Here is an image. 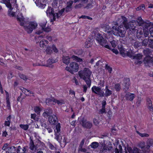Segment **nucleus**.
Segmentation results:
<instances>
[{
	"label": "nucleus",
	"instance_id": "1",
	"mask_svg": "<svg viewBox=\"0 0 153 153\" xmlns=\"http://www.w3.org/2000/svg\"><path fill=\"white\" fill-rule=\"evenodd\" d=\"M113 33L114 35L121 37L125 36L126 32V28L122 25L119 26L117 21L113 22Z\"/></svg>",
	"mask_w": 153,
	"mask_h": 153
},
{
	"label": "nucleus",
	"instance_id": "2",
	"mask_svg": "<svg viewBox=\"0 0 153 153\" xmlns=\"http://www.w3.org/2000/svg\"><path fill=\"white\" fill-rule=\"evenodd\" d=\"M91 73L89 69L86 68H85L83 71H80L78 72L79 76L85 81L88 88L90 87L91 85L90 77Z\"/></svg>",
	"mask_w": 153,
	"mask_h": 153
},
{
	"label": "nucleus",
	"instance_id": "3",
	"mask_svg": "<svg viewBox=\"0 0 153 153\" xmlns=\"http://www.w3.org/2000/svg\"><path fill=\"white\" fill-rule=\"evenodd\" d=\"M79 121L80 124L84 128L90 129L92 126V123L87 121V119L84 117H81Z\"/></svg>",
	"mask_w": 153,
	"mask_h": 153
},
{
	"label": "nucleus",
	"instance_id": "4",
	"mask_svg": "<svg viewBox=\"0 0 153 153\" xmlns=\"http://www.w3.org/2000/svg\"><path fill=\"white\" fill-rule=\"evenodd\" d=\"M37 26L36 23L33 22H30L29 23L28 26H24V27L25 30L28 33L32 32L33 29H35Z\"/></svg>",
	"mask_w": 153,
	"mask_h": 153
},
{
	"label": "nucleus",
	"instance_id": "5",
	"mask_svg": "<svg viewBox=\"0 0 153 153\" xmlns=\"http://www.w3.org/2000/svg\"><path fill=\"white\" fill-rule=\"evenodd\" d=\"M30 142L29 145V148L31 151H35L38 148V144H40L42 142L40 140L38 139L36 141L35 144L34 142H33V140L31 137H30Z\"/></svg>",
	"mask_w": 153,
	"mask_h": 153
},
{
	"label": "nucleus",
	"instance_id": "6",
	"mask_svg": "<svg viewBox=\"0 0 153 153\" xmlns=\"http://www.w3.org/2000/svg\"><path fill=\"white\" fill-rule=\"evenodd\" d=\"M91 90L92 92L98 95L100 97L104 96V92L102 90L100 87L94 86L92 88Z\"/></svg>",
	"mask_w": 153,
	"mask_h": 153
},
{
	"label": "nucleus",
	"instance_id": "7",
	"mask_svg": "<svg viewBox=\"0 0 153 153\" xmlns=\"http://www.w3.org/2000/svg\"><path fill=\"white\" fill-rule=\"evenodd\" d=\"M106 39H107L109 42H110L112 47L115 48L116 46V44L115 41L114 40V37L111 32H108L106 36H105Z\"/></svg>",
	"mask_w": 153,
	"mask_h": 153
},
{
	"label": "nucleus",
	"instance_id": "8",
	"mask_svg": "<svg viewBox=\"0 0 153 153\" xmlns=\"http://www.w3.org/2000/svg\"><path fill=\"white\" fill-rule=\"evenodd\" d=\"M46 14L48 16H53V19L51 20V22H53L55 21V14L54 13V9L51 7H48L47 10Z\"/></svg>",
	"mask_w": 153,
	"mask_h": 153
},
{
	"label": "nucleus",
	"instance_id": "9",
	"mask_svg": "<svg viewBox=\"0 0 153 153\" xmlns=\"http://www.w3.org/2000/svg\"><path fill=\"white\" fill-rule=\"evenodd\" d=\"M123 85L124 87L123 90L126 92L127 91L129 88L130 84V79L129 78H125L123 80Z\"/></svg>",
	"mask_w": 153,
	"mask_h": 153
},
{
	"label": "nucleus",
	"instance_id": "10",
	"mask_svg": "<svg viewBox=\"0 0 153 153\" xmlns=\"http://www.w3.org/2000/svg\"><path fill=\"white\" fill-rule=\"evenodd\" d=\"M138 146L141 149L143 153L149 151L150 146L146 145L145 143L144 142H140Z\"/></svg>",
	"mask_w": 153,
	"mask_h": 153
},
{
	"label": "nucleus",
	"instance_id": "11",
	"mask_svg": "<svg viewBox=\"0 0 153 153\" xmlns=\"http://www.w3.org/2000/svg\"><path fill=\"white\" fill-rule=\"evenodd\" d=\"M96 40L101 45H104L106 43L107 40L105 39L100 33H98L96 36Z\"/></svg>",
	"mask_w": 153,
	"mask_h": 153
},
{
	"label": "nucleus",
	"instance_id": "12",
	"mask_svg": "<svg viewBox=\"0 0 153 153\" xmlns=\"http://www.w3.org/2000/svg\"><path fill=\"white\" fill-rule=\"evenodd\" d=\"M143 56V55L142 53H138L137 54H135L134 55L132 58L133 59H135L138 60L135 62V63L137 65H140L143 63L142 61L139 60L141 59Z\"/></svg>",
	"mask_w": 153,
	"mask_h": 153
},
{
	"label": "nucleus",
	"instance_id": "13",
	"mask_svg": "<svg viewBox=\"0 0 153 153\" xmlns=\"http://www.w3.org/2000/svg\"><path fill=\"white\" fill-rule=\"evenodd\" d=\"M136 25V24H134L133 22H131L128 24L127 26L125 28L126 29H129L131 32L130 33H133L134 30H137Z\"/></svg>",
	"mask_w": 153,
	"mask_h": 153
},
{
	"label": "nucleus",
	"instance_id": "14",
	"mask_svg": "<svg viewBox=\"0 0 153 153\" xmlns=\"http://www.w3.org/2000/svg\"><path fill=\"white\" fill-rule=\"evenodd\" d=\"M48 121L52 125H55L58 122L57 117L56 115H53L48 117Z\"/></svg>",
	"mask_w": 153,
	"mask_h": 153
},
{
	"label": "nucleus",
	"instance_id": "15",
	"mask_svg": "<svg viewBox=\"0 0 153 153\" xmlns=\"http://www.w3.org/2000/svg\"><path fill=\"white\" fill-rule=\"evenodd\" d=\"M53 113V110L52 108H47L44 111L42 115L45 117H49Z\"/></svg>",
	"mask_w": 153,
	"mask_h": 153
},
{
	"label": "nucleus",
	"instance_id": "16",
	"mask_svg": "<svg viewBox=\"0 0 153 153\" xmlns=\"http://www.w3.org/2000/svg\"><path fill=\"white\" fill-rule=\"evenodd\" d=\"M135 95L134 94L131 93L130 92H127L125 95L126 99L127 100L132 101L135 97Z\"/></svg>",
	"mask_w": 153,
	"mask_h": 153
},
{
	"label": "nucleus",
	"instance_id": "17",
	"mask_svg": "<svg viewBox=\"0 0 153 153\" xmlns=\"http://www.w3.org/2000/svg\"><path fill=\"white\" fill-rule=\"evenodd\" d=\"M143 62L145 65L152 63L153 62V57L150 56H146L144 59Z\"/></svg>",
	"mask_w": 153,
	"mask_h": 153
},
{
	"label": "nucleus",
	"instance_id": "18",
	"mask_svg": "<svg viewBox=\"0 0 153 153\" xmlns=\"http://www.w3.org/2000/svg\"><path fill=\"white\" fill-rule=\"evenodd\" d=\"M45 0H36L35 1L36 5L42 8H44L46 6L45 4Z\"/></svg>",
	"mask_w": 153,
	"mask_h": 153
},
{
	"label": "nucleus",
	"instance_id": "19",
	"mask_svg": "<svg viewBox=\"0 0 153 153\" xmlns=\"http://www.w3.org/2000/svg\"><path fill=\"white\" fill-rule=\"evenodd\" d=\"M146 105L147 107L151 111H153V106L152 103V101L149 98H147L146 99Z\"/></svg>",
	"mask_w": 153,
	"mask_h": 153
},
{
	"label": "nucleus",
	"instance_id": "20",
	"mask_svg": "<svg viewBox=\"0 0 153 153\" xmlns=\"http://www.w3.org/2000/svg\"><path fill=\"white\" fill-rule=\"evenodd\" d=\"M127 150L129 153H140V150L136 147H134L132 149L131 147L128 146Z\"/></svg>",
	"mask_w": 153,
	"mask_h": 153
},
{
	"label": "nucleus",
	"instance_id": "21",
	"mask_svg": "<svg viewBox=\"0 0 153 153\" xmlns=\"http://www.w3.org/2000/svg\"><path fill=\"white\" fill-rule=\"evenodd\" d=\"M7 149L6 153H16L17 152V149L14 146L8 147Z\"/></svg>",
	"mask_w": 153,
	"mask_h": 153
},
{
	"label": "nucleus",
	"instance_id": "22",
	"mask_svg": "<svg viewBox=\"0 0 153 153\" xmlns=\"http://www.w3.org/2000/svg\"><path fill=\"white\" fill-rule=\"evenodd\" d=\"M48 41L45 39L42 40L39 43L40 46L41 48H46L48 45Z\"/></svg>",
	"mask_w": 153,
	"mask_h": 153
},
{
	"label": "nucleus",
	"instance_id": "23",
	"mask_svg": "<svg viewBox=\"0 0 153 153\" xmlns=\"http://www.w3.org/2000/svg\"><path fill=\"white\" fill-rule=\"evenodd\" d=\"M79 68H65V70L69 71L71 74H74V72H77Z\"/></svg>",
	"mask_w": 153,
	"mask_h": 153
},
{
	"label": "nucleus",
	"instance_id": "24",
	"mask_svg": "<svg viewBox=\"0 0 153 153\" xmlns=\"http://www.w3.org/2000/svg\"><path fill=\"white\" fill-rule=\"evenodd\" d=\"M27 146H25L22 149L20 146H19L17 149V153H25L27 151Z\"/></svg>",
	"mask_w": 153,
	"mask_h": 153
},
{
	"label": "nucleus",
	"instance_id": "25",
	"mask_svg": "<svg viewBox=\"0 0 153 153\" xmlns=\"http://www.w3.org/2000/svg\"><path fill=\"white\" fill-rule=\"evenodd\" d=\"M70 58L68 56H63L62 59L63 62L66 65H68L70 62Z\"/></svg>",
	"mask_w": 153,
	"mask_h": 153
},
{
	"label": "nucleus",
	"instance_id": "26",
	"mask_svg": "<svg viewBox=\"0 0 153 153\" xmlns=\"http://www.w3.org/2000/svg\"><path fill=\"white\" fill-rule=\"evenodd\" d=\"M55 100V99L53 98L47 99L46 100V103L47 105H48L52 104L54 105Z\"/></svg>",
	"mask_w": 153,
	"mask_h": 153
},
{
	"label": "nucleus",
	"instance_id": "27",
	"mask_svg": "<svg viewBox=\"0 0 153 153\" xmlns=\"http://www.w3.org/2000/svg\"><path fill=\"white\" fill-rule=\"evenodd\" d=\"M92 45L91 39L90 38L87 39L85 43V47L86 48L90 47Z\"/></svg>",
	"mask_w": 153,
	"mask_h": 153
},
{
	"label": "nucleus",
	"instance_id": "28",
	"mask_svg": "<svg viewBox=\"0 0 153 153\" xmlns=\"http://www.w3.org/2000/svg\"><path fill=\"white\" fill-rule=\"evenodd\" d=\"M57 60L56 59H54L51 58L49 59L47 61V66L46 67H50L49 65H51L53 63H54L56 62Z\"/></svg>",
	"mask_w": 153,
	"mask_h": 153
},
{
	"label": "nucleus",
	"instance_id": "29",
	"mask_svg": "<svg viewBox=\"0 0 153 153\" xmlns=\"http://www.w3.org/2000/svg\"><path fill=\"white\" fill-rule=\"evenodd\" d=\"M126 55L128 57L132 59L133 56L134 54V51L130 49L126 51Z\"/></svg>",
	"mask_w": 153,
	"mask_h": 153
},
{
	"label": "nucleus",
	"instance_id": "30",
	"mask_svg": "<svg viewBox=\"0 0 153 153\" xmlns=\"http://www.w3.org/2000/svg\"><path fill=\"white\" fill-rule=\"evenodd\" d=\"M121 18L123 20V24L124 27H127L128 23V20L127 18L125 16H122Z\"/></svg>",
	"mask_w": 153,
	"mask_h": 153
},
{
	"label": "nucleus",
	"instance_id": "31",
	"mask_svg": "<svg viewBox=\"0 0 153 153\" xmlns=\"http://www.w3.org/2000/svg\"><path fill=\"white\" fill-rule=\"evenodd\" d=\"M143 53L144 55H145L146 56H150V55H151L152 53V52L151 51V50L148 48H147L146 49L144 50Z\"/></svg>",
	"mask_w": 153,
	"mask_h": 153
},
{
	"label": "nucleus",
	"instance_id": "32",
	"mask_svg": "<svg viewBox=\"0 0 153 153\" xmlns=\"http://www.w3.org/2000/svg\"><path fill=\"white\" fill-rule=\"evenodd\" d=\"M4 2L6 7L9 8L10 10H12L13 9L10 0H4Z\"/></svg>",
	"mask_w": 153,
	"mask_h": 153
},
{
	"label": "nucleus",
	"instance_id": "33",
	"mask_svg": "<svg viewBox=\"0 0 153 153\" xmlns=\"http://www.w3.org/2000/svg\"><path fill=\"white\" fill-rule=\"evenodd\" d=\"M55 139H56L57 141H58L60 143V144L61 143V139H62V137L61 136H60V134H58L57 133H56V131L55 130Z\"/></svg>",
	"mask_w": 153,
	"mask_h": 153
},
{
	"label": "nucleus",
	"instance_id": "34",
	"mask_svg": "<svg viewBox=\"0 0 153 153\" xmlns=\"http://www.w3.org/2000/svg\"><path fill=\"white\" fill-rule=\"evenodd\" d=\"M99 146V143L97 142H94L92 143L90 146L92 148L94 149H97Z\"/></svg>",
	"mask_w": 153,
	"mask_h": 153
},
{
	"label": "nucleus",
	"instance_id": "35",
	"mask_svg": "<svg viewBox=\"0 0 153 153\" xmlns=\"http://www.w3.org/2000/svg\"><path fill=\"white\" fill-rule=\"evenodd\" d=\"M114 88L117 92L120 91L121 88L120 84L119 83L115 84L114 86Z\"/></svg>",
	"mask_w": 153,
	"mask_h": 153
},
{
	"label": "nucleus",
	"instance_id": "36",
	"mask_svg": "<svg viewBox=\"0 0 153 153\" xmlns=\"http://www.w3.org/2000/svg\"><path fill=\"white\" fill-rule=\"evenodd\" d=\"M149 46L153 49V37H149Z\"/></svg>",
	"mask_w": 153,
	"mask_h": 153
},
{
	"label": "nucleus",
	"instance_id": "37",
	"mask_svg": "<svg viewBox=\"0 0 153 153\" xmlns=\"http://www.w3.org/2000/svg\"><path fill=\"white\" fill-rule=\"evenodd\" d=\"M112 94V91L109 89H106L105 90V93L104 95H105V96L106 97H108Z\"/></svg>",
	"mask_w": 153,
	"mask_h": 153
},
{
	"label": "nucleus",
	"instance_id": "38",
	"mask_svg": "<svg viewBox=\"0 0 153 153\" xmlns=\"http://www.w3.org/2000/svg\"><path fill=\"white\" fill-rule=\"evenodd\" d=\"M106 147L104 146L102 148H101L99 151V153H106L108 151Z\"/></svg>",
	"mask_w": 153,
	"mask_h": 153
},
{
	"label": "nucleus",
	"instance_id": "39",
	"mask_svg": "<svg viewBox=\"0 0 153 153\" xmlns=\"http://www.w3.org/2000/svg\"><path fill=\"white\" fill-rule=\"evenodd\" d=\"M74 52L76 54L79 55H82L83 53V52L82 49H77L75 50Z\"/></svg>",
	"mask_w": 153,
	"mask_h": 153
},
{
	"label": "nucleus",
	"instance_id": "40",
	"mask_svg": "<svg viewBox=\"0 0 153 153\" xmlns=\"http://www.w3.org/2000/svg\"><path fill=\"white\" fill-rule=\"evenodd\" d=\"M72 58L74 59L78 62H81L82 61V59L79 58L76 56L73 55L72 56Z\"/></svg>",
	"mask_w": 153,
	"mask_h": 153
},
{
	"label": "nucleus",
	"instance_id": "41",
	"mask_svg": "<svg viewBox=\"0 0 153 153\" xmlns=\"http://www.w3.org/2000/svg\"><path fill=\"white\" fill-rule=\"evenodd\" d=\"M46 52L47 54H51L52 53V47H47L46 50Z\"/></svg>",
	"mask_w": 153,
	"mask_h": 153
},
{
	"label": "nucleus",
	"instance_id": "42",
	"mask_svg": "<svg viewBox=\"0 0 153 153\" xmlns=\"http://www.w3.org/2000/svg\"><path fill=\"white\" fill-rule=\"evenodd\" d=\"M73 2V1L72 0H70L69 1H67L66 3V7H67L72 8V5Z\"/></svg>",
	"mask_w": 153,
	"mask_h": 153
},
{
	"label": "nucleus",
	"instance_id": "43",
	"mask_svg": "<svg viewBox=\"0 0 153 153\" xmlns=\"http://www.w3.org/2000/svg\"><path fill=\"white\" fill-rule=\"evenodd\" d=\"M149 42V39H144L142 42V45L143 46H146Z\"/></svg>",
	"mask_w": 153,
	"mask_h": 153
},
{
	"label": "nucleus",
	"instance_id": "44",
	"mask_svg": "<svg viewBox=\"0 0 153 153\" xmlns=\"http://www.w3.org/2000/svg\"><path fill=\"white\" fill-rule=\"evenodd\" d=\"M54 102L56 103H57L59 105H62L65 103L64 100H58L55 99Z\"/></svg>",
	"mask_w": 153,
	"mask_h": 153
},
{
	"label": "nucleus",
	"instance_id": "45",
	"mask_svg": "<svg viewBox=\"0 0 153 153\" xmlns=\"http://www.w3.org/2000/svg\"><path fill=\"white\" fill-rule=\"evenodd\" d=\"M41 110V108L39 106H36L34 108V111L35 112L38 114H40Z\"/></svg>",
	"mask_w": 153,
	"mask_h": 153
},
{
	"label": "nucleus",
	"instance_id": "46",
	"mask_svg": "<svg viewBox=\"0 0 153 153\" xmlns=\"http://www.w3.org/2000/svg\"><path fill=\"white\" fill-rule=\"evenodd\" d=\"M137 133L142 137H148L149 135L148 134L146 133H141L138 131H136Z\"/></svg>",
	"mask_w": 153,
	"mask_h": 153
},
{
	"label": "nucleus",
	"instance_id": "47",
	"mask_svg": "<svg viewBox=\"0 0 153 153\" xmlns=\"http://www.w3.org/2000/svg\"><path fill=\"white\" fill-rule=\"evenodd\" d=\"M20 127L24 130H27L29 128V126L28 125L21 124L20 125Z\"/></svg>",
	"mask_w": 153,
	"mask_h": 153
},
{
	"label": "nucleus",
	"instance_id": "48",
	"mask_svg": "<svg viewBox=\"0 0 153 153\" xmlns=\"http://www.w3.org/2000/svg\"><path fill=\"white\" fill-rule=\"evenodd\" d=\"M143 32H144V30H148V27L149 26V24L145 22L144 25H143Z\"/></svg>",
	"mask_w": 153,
	"mask_h": 153
},
{
	"label": "nucleus",
	"instance_id": "49",
	"mask_svg": "<svg viewBox=\"0 0 153 153\" xmlns=\"http://www.w3.org/2000/svg\"><path fill=\"white\" fill-rule=\"evenodd\" d=\"M69 67H79L78 64L75 62H72L70 64Z\"/></svg>",
	"mask_w": 153,
	"mask_h": 153
},
{
	"label": "nucleus",
	"instance_id": "50",
	"mask_svg": "<svg viewBox=\"0 0 153 153\" xmlns=\"http://www.w3.org/2000/svg\"><path fill=\"white\" fill-rule=\"evenodd\" d=\"M56 133H58L60 131V126L59 123L57 124L56 126Z\"/></svg>",
	"mask_w": 153,
	"mask_h": 153
},
{
	"label": "nucleus",
	"instance_id": "51",
	"mask_svg": "<svg viewBox=\"0 0 153 153\" xmlns=\"http://www.w3.org/2000/svg\"><path fill=\"white\" fill-rule=\"evenodd\" d=\"M52 50H53L54 52L56 53L58 52V50L55 45L53 44L52 45Z\"/></svg>",
	"mask_w": 153,
	"mask_h": 153
},
{
	"label": "nucleus",
	"instance_id": "52",
	"mask_svg": "<svg viewBox=\"0 0 153 153\" xmlns=\"http://www.w3.org/2000/svg\"><path fill=\"white\" fill-rule=\"evenodd\" d=\"M102 65V62L100 60L98 61L96 64V65L97 66H99V67H103V66Z\"/></svg>",
	"mask_w": 153,
	"mask_h": 153
},
{
	"label": "nucleus",
	"instance_id": "53",
	"mask_svg": "<svg viewBox=\"0 0 153 153\" xmlns=\"http://www.w3.org/2000/svg\"><path fill=\"white\" fill-rule=\"evenodd\" d=\"M93 7L92 4L91 3H89L87 4V5L84 7V8L89 9L92 8Z\"/></svg>",
	"mask_w": 153,
	"mask_h": 153
},
{
	"label": "nucleus",
	"instance_id": "54",
	"mask_svg": "<svg viewBox=\"0 0 153 153\" xmlns=\"http://www.w3.org/2000/svg\"><path fill=\"white\" fill-rule=\"evenodd\" d=\"M80 18L83 19H88L89 20H92V18L90 17L85 15H82Z\"/></svg>",
	"mask_w": 153,
	"mask_h": 153
},
{
	"label": "nucleus",
	"instance_id": "55",
	"mask_svg": "<svg viewBox=\"0 0 153 153\" xmlns=\"http://www.w3.org/2000/svg\"><path fill=\"white\" fill-rule=\"evenodd\" d=\"M141 102V98L140 97H138L137 100V101L136 103L137 105L139 106L140 105Z\"/></svg>",
	"mask_w": 153,
	"mask_h": 153
},
{
	"label": "nucleus",
	"instance_id": "56",
	"mask_svg": "<svg viewBox=\"0 0 153 153\" xmlns=\"http://www.w3.org/2000/svg\"><path fill=\"white\" fill-rule=\"evenodd\" d=\"M87 151V149L85 148H82V147H79L78 149V152L79 151L83 152H85Z\"/></svg>",
	"mask_w": 153,
	"mask_h": 153
},
{
	"label": "nucleus",
	"instance_id": "57",
	"mask_svg": "<svg viewBox=\"0 0 153 153\" xmlns=\"http://www.w3.org/2000/svg\"><path fill=\"white\" fill-rule=\"evenodd\" d=\"M42 30L47 32H48L51 31V29L50 27H45L44 29H43Z\"/></svg>",
	"mask_w": 153,
	"mask_h": 153
},
{
	"label": "nucleus",
	"instance_id": "58",
	"mask_svg": "<svg viewBox=\"0 0 153 153\" xmlns=\"http://www.w3.org/2000/svg\"><path fill=\"white\" fill-rule=\"evenodd\" d=\"M19 76L21 79H23L24 80H26L27 79V76L23 74H20Z\"/></svg>",
	"mask_w": 153,
	"mask_h": 153
},
{
	"label": "nucleus",
	"instance_id": "59",
	"mask_svg": "<svg viewBox=\"0 0 153 153\" xmlns=\"http://www.w3.org/2000/svg\"><path fill=\"white\" fill-rule=\"evenodd\" d=\"M47 22H43L41 23L40 24V25L41 27H42V30L43 29H44L45 27Z\"/></svg>",
	"mask_w": 153,
	"mask_h": 153
},
{
	"label": "nucleus",
	"instance_id": "60",
	"mask_svg": "<svg viewBox=\"0 0 153 153\" xmlns=\"http://www.w3.org/2000/svg\"><path fill=\"white\" fill-rule=\"evenodd\" d=\"M59 0H53L52 4L53 6H57Z\"/></svg>",
	"mask_w": 153,
	"mask_h": 153
},
{
	"label": "nucleus",
	"instance_id": "61",
	"mask_svg": "<svg viewBox=\"0 0 153 153\" xmlns=\"http://www.w3.org/2000/svg\"><path fill=\"white\" fill-rule=\"evenodd\" d=\"M106 112V110L105 108L102 107V109H100V111H99V113L100 114H102L103 113H105Z\"/></svg>",
	"mask_w": 153,
	"mask_h": 153
},
{
	"label": "nucleus",
	"instance_id": "62",
	"mask_svg": "<svg viewBox=\"0 0 153 153\" xmlns=\"http://www.w3.org/2000/svg\"><path fill=\"white\" fill-rule=\"evenodd\" d=\"M106 148H107L108 149L107 151H111L112 148V144L111 143L109 144Z\"/></svg>",
	"mask_w": 153,
	"mask_h": 153
},
{
	"label": "nucleus",
	"instance_id": "63",
	"mask_svg": "<svg viewBox=\"0 0 153 153\" xmlns=\"http://www.w3.org/2000/svg\"><path fill=\"white\" fill-rule=\"evenodd\" d=\"M39 122L41 124V126H42V124H44L45 123V119H43L42 118L41 119H40Z\"/></svg>",
	"mask_w": 153,
	"mask_h": 153
},
{
	"label": "nucleus",
	"instance_id": "64",
	"mask_svg": "<svg viewBox=\"0 0 153 153\" xmlns=\"http://www.w3.org/2000/svg\"><path fill=\"white\" fill-rule=\"evenodd\" d=\"M150 36L149 37H153V27L150 28L149 30Z\"/></svg>",
	"mask_w": 153,
	"mask_h": 153
}]
</instances>
